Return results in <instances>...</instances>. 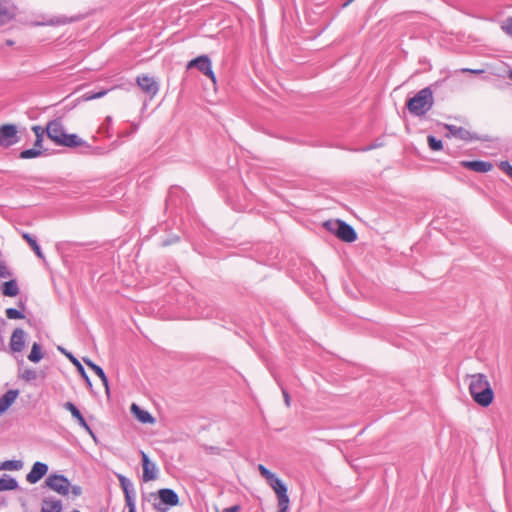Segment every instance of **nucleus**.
Here are the masks:
<instances>
[{"label": "nucleus", "instance_id": "obj_1", "mask_svg": "<svg viewBox=\"0 0 512 512\" xmlns=\"http://www.w3.org/2000/svg\"><path fill=\"white\" fill-rule=\"evenodd\" d=\"M469 392L472 399L482 407H488L493 402L494 392L484 374L470 376Z\"/></svg>", "mask_w": 512, "mask_h": 512}, {"label": "nucleus", "instance_id": "obj_2", "mask_svg": "<svg viewBox=\"0 0 512 512\" xmlns=\"http://www.w3.org/2000/svg\"><path fill=\"white\" fill-rule=\"evenodd\" d=\"M434 105V92L430 87L419 90L413 97L406 102V107L410 114L414 116H424Z\"/></svg>", "mask_w": 512, "mask_h": 512}, {"label": "nucleus", "instance_id": "obj_3", "mask_svg": "<svg viewBox=\"0 0 512 512\" xmlns=\"http://www.w3.org/2000/svg\"><path fill=\"white\" fill-rule=\"evenodd\" d=\"M324 227L344 242L352 243L357 239L356 230L343 220H328Z\"/></svg>", "mask_w": 512, "mask_h": 512}, {"label": "nucleus", "instance_id": "obj_4", "mask_svg": "<svg viewBox=\"0 0 512 512\" xmlns=\"http://www.w3.org/2000/svg\"><path fill=\"white\" fill-rule=\"evenodd\" d=\"M158 501L155 500L153 508L157 512H167L170 507L177 506L179 504L178 494L170 488H162L157 492Z\"/></svg>", "mask_w": 512, "mask_h": 512}, {"label": "nucleus", "instance_id": "obj_5", "mask_svg": "<svg viewBox=\"0 0 512 512\" xmlns=\"http://www.w3.org/2000/svg\"><path fill=\"white\" fill-rule=\"evenodd\" d=\"M41 132H47L48 138L62 146L73 148L85 143L77 134H66L65 130H41Z\"/></svg>", "mask_w": 512, "mask_h": 512}, {"label": "nucleus", "instance_id": "obj_6", "mask_svg": "<svg viewBox=\"0 0 512 512\" xmlns=\"http://www.w3.org/2000/svg\"><path fill=\"white\" fill-rule=\"evenodd\" d=\"M196 68L213 83L214 88L217 86V78L213 71L211 59L207 55H200L187 63V69Z\"/></svg>", "mask_w": 512, "mask_h": 512}, {"label": "nucleus", "instance_id": "obj_7", "mask_svg": "<svg viewBox=\"0 0 512 512\" xmlns=\"http://www.w3.org/2000/svg\"><path fill=\"white\" fill-rule=\"evenodd\" d=\"M45 484L62 496H67L70 493L71 483L65 475L52 473L46 478Z\"/></svg>", "mask_w": 512, "mask_h": 512}, {"label": "nucleus", "instance_id": "obj_8", "mask_svg": "<svg viewBox=\"0 0 512 512\" xmlns=\"http://www.w3.org/2000/svg\"><path fill=\"white\" fill-rule=\"evenodd\" d=\"M35 133L36 139L33 148L25 149L20 152V158L22 159H33L44 154L48 149L43 148L42 142L44 135L47 132H41V130H32Z\"/></svg>", "mask_w": 512, "mask_h": 512}, {"label": "nucleus", "instance_id": "obj_9", "mask_svg": "<svg viewBox=\"0 0 512 512\" xmlns=\"http://www.w3.org/2000/svg\"><path fill=\"white\" fill-rule=\"evenodd\" d=\"M136 82L141 90L150 98H154L157 95L159 85L154 77L143 74L137 77Z\"/></svg>", "mask_w": 512, "mask_h": 512}, {"label": "nucleus", "instance_id": "obj_10", "mask_svg": "<svg viewBox=\"0 0 512 512\" xmlns=\"http://www.w3.org/2000/svg\"><path fill=\"white\" fill-rule=\"evenodd\" d=\"M26 342V332L22 328H16L12 332L9 347L13 353L23 351Z\"/></svg>", "mask_w": 512, "mask_h": 512}, {"label": "nucleus", "instance_id": "obj_11", "mask_svg": "<svg viewBox=\"0 0 512 512\" xmlns=\"http://www.w3.org/2000/svg\"><path fill=\"white\" fill-rule=\"evenodd\" d=\"M48 465L43 462H35L30 470V472L26 475V480L30 484H36L39 482L48 472Z\"/></svg>", "mask_w": 512, "mask_h": 512}, {"label": "nucleus", "instance_id": "obj_12", "mask_svg": "<svg viewBox=\"0 0 512 512\" xmlns=\"http://www.w3.org/2000/svg\"><path fill=\"white\" fill-rule=\"evenodd\" d=\"M142 457V468H143V481L148 482L156 479L157 477V466L154 462L150 460L148 455L145 452H141Z\"/></svg>", "mask_w": 512, "mask_h": 512}, {"label": "nucleus", "instance_id": "obj_13", "mask_svg": "<svg viewBox=\"0 0 512 512\" xmlns=\"http://www.w3.org/2000/svg\"><path fill=\"white\" fill-rule=\"evenodd\" d=\"M447 137L459 138L464 141L490 140L487 136H480L472 130H448Z\"/></svg>", "mask_w": 512, "mask_h": 512}, {"label": "nucleus", "instance_id": "obj_14", "mask_svg": "<svg viewBox=\"0 0 512 512\" xmlns=\"http://www.w3.org/2000/svg\"><path fill=\"white\" fill-rule=\"evenodd\" d=\"M63 408L69 411L73 418H75L78 421V424L84 428L90 435L94 437V433L91 429V427L86 422L85 418L83 417L80 410L77 408V406L72 402H65L63 404Z\"/></svg>", "mask_w": 512, "mask_h": 512}, {"label": "nucleus", "instance_id": "obj_15", "mask_svg": "<svg viewBox=\"0 0 512 512\" xmlns=\"http://www.w3.org/2000/svg\"><path fill=\"white\" fill-rule=\"evenodd\" d=\"M461 166L478 173H487L493 169L491 162L483 160L462 161Z\"/></svg>", "mask_w": 512, "mask_h": 512}, {"label": "nucleus", "instance_id": "obj_16", "mask_svg": "<svg viewBox=\"0 0 512 512\" xmlns=\"http://www.w3.org/2000/svg\"><path fill=\"white\" fill-rule=\"evenodd\" d=\"M58 350L62 354H64L74 364V366H77V371L79 372L80 376L84 379L87 387L91 389L92 382L80 361L71 352H68L65 348L59 346Z\"/></svg>", "mask_w": 512, "mask_h": 512}, {"label": "nucleus", "instance_id": "obj_17", "mask_svg": "<svg viewBox=\"0 0 512 512\" xmlns=\"http://www.w3.org/2000/svg\"><path fill=\"white\" fill-rule=\"evenodd\" d=\"M18 395L19 390L10 389L0 397V416L11 407Z\"/></svg>", "mask_w": 512, "mask_h": 512}, {"label": "nucleus", "instance_id": "obj_18", "mask_svg": "<svg viewBox=\"0 0 512 512\" xmlns=\"http://www.w3.org/2000/svg\"><path fill=\"white\" fill-rule=\"evenodd\" d=\"M268 135L277 139L287 141L289 143L299 144L301 141L294 134V130H267Z\"/></svg>", "mask_w": 512, "mask_h": 512}, {"label": "nucleus", "instance_id": "obj_19", "mask_svg": "<svg viewBox=\"0 0 512 512\" xmlns=\"http://www.w3.org/2000/svg\"><path fill=\"white\" fill-rule=\"evenodd\" d=\"M131 412L135 416V418L143 423V424H153L155 422V418L151 415L147 410H143L140 406L133 403L131 405Z\"/></svg>", "mask_w": 512, "mask_h": 512}, {"label": "nucleus", "instance_id": "obj_20", "mask_svg": "<svg viewBox=\"0 0 512 512\" xmlns=\"http://www.w3.org/2000/svg\"><path fill=\"white\" fill-rule=\"evenodd\" d=\"M19 130H0V146L8 148L19 141Z\"/></svg>", "mask_w": 512, "mask_h": 512}, {"label": "nucleus", "instance_id": "obj_21", "mask_svg": "<svg viewBox=\"0 0 512 512\" xmlns=\"http://www.w3.org/2000/svg\"><path fill=\"white\" fill-rule=\"evenodd\" d=\"M268 484L275 491L278 499L289 498L288 493H287L288 489H287L286 484L280 478H278L276 475L270 481H268Z\"/></svg>", "mask_w": 512, "mask_h": 512}, {"label": "nucleus", "instance_id": "obj_22", "mask_svg": "<svg viewBox=\"0 0 512 512\" xmlns=\"http://www.w3.org/2000/svg\"><path fill=\"white\" fill-rule=\"evenodd\" d=\"M83 361L101 379V382L105 387L106 393L108 394L109 393V383H108V378H107L103 368L100 367L99 365H97L96 363H94L89 358H83Z\"/></svg>", "mask_w": 512, "mask_h": 512}, {"label": "nucleus", "instance_id": "obj_23", "mask_svg": "<svg viewBox=\"0 0 512 512\" xmlns=\"http://www.w3.org/2000/svg\"><path fill=\"white\" fill-rule=\"evenodd\" d=\"M62 501L55 497H46L42 501L41 512H61Z\"/></svg>", "mask_w": 512, "mask_h": 512}, {"label": "nucleus", "instance_id": "obj_24", "mask_svg": "<svg viewBox=\"0 0 512 512\" xmlns=\"http://www.w3.org/2000/svg\"><path fill=\"white\" fill-rule=\"evenodd\" d=\"M18 487H19V485H18V481L16 480V478H14L8 474H3L0 477V492L15 490Z\"/></svg>", "mask_w": 512, "mask_h": 512}, {"label": "nucleus", "instance_id": "obj_25", "mask_svg": "<svg viewBox=\"0 0 512 512\" xmlns=\"http://www.w3.org/2000/svg\"><path fill=\"white\" fill-rule=\"evenodd\" d=\"M1 291L4 296L15 297L19 294V287L15 279L6 281L1 286Z\"/></svg>", "mask_w": 512, "mask_h": 512}, {"label": "nucleus", "instance_id": "obj_26", "mask_svg": "<svg viewBox=\"0 0 512 512\" xmlns=\"http://www.w3.org/2000/svg\"><path fill=\"white\" fill-rule=\"evenodd\" d=\"M15 17L14 7L7 6L0 2V25L11 21Z\"/></svg>", "mask_w": 512, "mask_h": 512}, {"label": "nucleus", "instance_id": "obj_27", "mask_svg": "<svg viewBox=\"0 0 512 512\" xmlns=\"http://www.w3.org/2000/svg\"><path fill=\"white\" fill-rule=\"evenodd\" d=\"M22 237L26 240V242L29 244V246L37 255V257L40 259H44V254L42 253V250L39 244L37 243L35 237L29 233H23Z\"/></svg>", "mask_w": 512, "mask_h": 512}, {"label": "nucleus", "instance_id": "obj_28", "mask_svg": "<svg viewBox=\"0 0 512 512\" xmlns=\"http://www.w3.org/2000/svg\"><path fill=\"white\" fill-rule=\"evenodd\" d=\"M106 94H107L106 90H101V91L95 92V93L87 92V93L83 94L82 96H80L78 99H76V103L73 105V107L80 104L81 102H88L91 100L99 99Z\"/></svg>", "mask_w": 512, "mask_h": 512}, {"label": "nucleus", "instance_id": "obj_29", "mask_svg": "<svg viewBox=\"0 0 512 512\" xmlns=\"http://www.w3.org/2000/svg\"><path fill=\"white\" fill-rule=\"evenodd\" d=\"M43 358L42 346L34 342L31 348V351L28 355V359L33 363H38Z\"/></svg>", "mask_w": 512, "mask_h": 512}, {"label": "nucleus", "instance_id": "obj_30", "mask_svg": "<svg viewBox=\"0 0 512 512\" xmlns=\"http://www.w3.org/2000/svg\"><path fill=\"white\" fill-rule=\"evenodd\" d=\"M3 470L17 471L22 469L23 462L21 460H6L2 462Z\"/></svg>", "mask_w": 512, "mask_h": 512}, {"label": "nucleus", "instance_id": "obj_31", "mask_svg": "<svg viewBox=\"0 0 512 512\" xmlns=\"http://www.w3.org/2000/svg\"><path fill=\"white\" fill-rule=\"evenodd\" d=\"M429 148L432 151H440L443 149V143L441 139L436 138L435 136L429 135L427 137Z\"/></svg>", "mask_w": 512, "mask_h": 512}, {"label": "nucleus", "instance_id": "obj_32", "mask_svg": "<svg viewBox=\"0 0 512 512\" xmlns=\"http://www.w3.org/2000/svg\"><path fill=\"white\" fill-rule=\"evenodd\" d=\"M5 314L8 319H23L25 318V315L22 313V311L16 309V308H7L5 311Z\"/></svg>", "mask_w": 512, "mask_h": 512}, {"label": "nucleus", "instance_id": "obj_33", "mask_svg": "<svg viewBox=\"0 0 512 512\" xmlns=\"http://www.w3.org/2000/svg\"><path fill=\"white\" fill-rule=\"evenodd\" d=\"M117 477H118L120 486H121V488L123 490V493H125L128 490H130V488L133 485L132 481L130 479H128L126 476L122 475V474H119Z\"/></svg>", "mask_w": 512, "mask_h": 512}, {"label": "nucleus", "instance_id": "obj_34", "mask_svg": "<svg viewBox=\"0 0 512 512\" xmlns=\"http://www.w3.org/2000/svg\"><path fill=\"white\" fill-rule=\"evenodd\" d=\"M21 377L28 381V382H31V381H34L37 379L38 377V374H37V371L34 370V369H30V368H27L25 369L22 374H21Z\"/></svg>", "mask_w": 512, "mask_h": 512}, {"label": "nucleus", "instance_id": "obj_35", "mask_svg": "<svg viewBox=\"0 0 512 512\" xmlns=\"http://www.w3.org/2000/svg\"><path fill=\"white\" fill-rule=\"evenodd\" d=\"M258 470H259L260 474L267 480V482L270 481L275 476V474L273 472H271L268 468H266L262 464H259Z\"/></svg>", "mask_w": 512, "mask_h": 512}, {"label": "nucleus", "instance_id": "obj_36", "mask_svg": "<svg viewBox=\"0 0 512 512\" xmlns=\"http://www.w3.org/2000/svg\"><path fill=\"white\" fill-rule=\"evenodd\" d=\"M499 167L512 178V165L508 161H501Z\"/></svg>", "mask_w": 512, "mask_h": 512}, {"label": "nucleus", "instance_id": "obj_37", "mask_svg": "<svg viewBox=\"0 0 512 512\" xmlns=\"http://www.w3.org/2000/svg\"><path fill=\"white\" fill-rule=\"evenodd\" d=\"M278 512H288L289 508V498L287 499H278Z\"/></svg>", "mask_w": 512, "mask_h": 512}, {"label": "nucleus", "instance_id": "obj_38", "mask_svg": "<svg viewBox=\"0 0 512 512\" xmlns=\"http://www.w3.org/2000/svg\"><path fill=\"white\" fill-rule=\"evenodd\" d=\"M128 511L136 510L135 496H124Z\"/></svg>", "mask_w": 512, "mask_h": 512}, {"label": "nucleus", "instance_id": "obj_39", "mask_svg": "<svg viewBox=\"0 0 512 512\" xmlns=\"http://www.w3.org/2000/svg\"><path fill=\"white\" fill-rule=\"evenodd\" d=\"M502 29L510 36H512V16L511 17H508L503 26H502Z\"/></svg>", "mask_w": 512, "mask_h": 512}, {"label": "nucleus", "instance_id": "obj_40", "mask_svg": "<svg viewBox=\"0 0 512 512\" xmlns=\"http://www.w3.org/2000/svg\"><path fill=\"white\" fill-rule=\"evenodd\" d=\"M78 20V18H63V19H56V20H51L49 22L50 25H60V24H66V23H70V22H73V21H76Z\"/></svg>", "mask_w": 512, "mask_h": 512}, {"label": "nucleus", "instance_id": "obj_41", "mask_svg": "<svg viewBox=\"0 0 512 512\" xmlns=\"http://www.w3.org/2000/svg\"><path fill=\"white\" fill-rule=\"evenodd\" d=\"M381 146H383V142L379 141V140H376L373 144L365 146V147L361 148L360 150L365 152V151H370V150L375 149V148H379Z\"/></svg>", "mask_w": 512, "mask_h": 512}, {"label": "nucleus", "instance_id": "obj_42", "mask_svg": "<svg viewBox=\"0 0 512 512\" xmlns=\"http://www.w3.org/2000/svg\"><path fill=\"white\" fill-rule=\"evenodd\" d=\"M10 276V272L5 263L0 262V278H7Z\"/></svg>", "mask_w": 512, "mask_h": 512}, {"label": "nucleus", "instance_id": "obj_43", "mask_svg": "<svg viewBox=\"0 0 512 512\" xmlns=\"http://www.w3.org/2000/svg\"><path fill=\"white\" fill-rule=\"evenodd\" d=\"M70 493L74 497H78V496H80L82 494V488L79 485H71Z\"/></svg>", "mask_w": 512, "mask_h": 512}, {"label": "nucleus", "instance_id": "obj_44", "mask_svg": "<svg viewBox=\"0 0 512 512\" xmlns=\"http://www.w3.org/2000/svg\"><path fill=\"white\" fill-rule=\"evenodd\" d=\"M62 126V121L61 119H56V120H53V121H50L47 123L46 127L47 129H50V128H58Z\"/></svg>", "mask_w": 512, "mask_h": 512}, {"label": "nucleus", "instance_id": "obj_45", "mask_svg": "<svg viewBox=\"0 0 512 512\" xmlns=\"http://www.w3.org/2000/svg\"><path fill=\"white\" fill-rule=\"evenodd\" d=\"M180 192H181V190H180V189H178V188L171 189V190L169 191V195H168L167 202H168L169 204H173V202H174V199H173L174 194H176V193H180Z\"/></svg>", "mask_w": 512, "mask_h": 512}, {"label": "nucleus", "instance_id": "obj_46", "mask_svg": "<svg viewBox=\"0 0 512 512\" xmlns=\"http://www.w3.org/2000/svg\"><path fill=\"white\" fill-rule=\"evenodd\" d=\"M463 73H471V74H482L485 72L484 69H469V68H463L461 70Z\"/></svg>", "mask_w": 512, "mask_h": 512}, {"label": "nucleus", "instance_id": "obj_47", "mask_svg": "<svg viewBox=\"0 0 512 512\" xmlns=\"http://www.w3.org/2000/svg\"><path fill=\"white\" fill-rule=\"evenodd\" d=\"M282 393H283V397H284V400H285V404H286L287 407H289L290 406V401H291L290 400V395L287 392V390L284 389V388H282Z\"/></svg>", "mask_w": 512, "mask_h": 512}, {"label": "nucleus", "instance_id": "obj_48", "mask_svg": "<svg viewBox=\"0 0 512 512\" xmlns=\"http://www.w3.org/2000/svg\"><path fill=\"white\" fill-rule=\"evenodd\" d=\"M239 509H240L239 506L235 505V506H231V507L225 508L223 510V512H238Z\"/></svg>", "mask_w": 512, "mask_h": 512}, {"label": "nucleus", "instance_id": "obj_49", "mask_svg": "<svg viewBox=\"0 0 512 512\" xmlns=\"http://www.w3.org/2000/svg\"><path fill=\"white\" fill-rule=\"evenodd\" d=\"M97 131V134L98 135H101V136H107V137H111L112 135L109 134V131L110 130H107V129H104V130H96Z\"/></svg>", "mask_w": 512, "mask_h": 512}, {"label": "nucleus", "instance_id": "obj_50", "mask_svg": "<svg viewBox=\"0 0 512 512\" xmlns=\"http://www.w3.org/2000/svg\"><path fill=\"white\" fill-rule=\"evenodd\" d=\"M135 488H134V485H132V487L130 488V490L126 491L124 493V496H135Z\"/></svg>", "mask_w": 512, "mask_h": 512}, {"label": "nucleus", "instance_id": "obj_51", "mask_svg": "<svg viewBox=\"0 0 512 512\" xmlns=\"http://www.w3.org/2000/svg\"><path fill=\"white\" fill-rule=\"evenodd\" d=\"M201 316H202V317H205V318H209V317H211V316H212V314H211L210 312H206V313H205V312H202V313H201Z\"/></svg>", "mask_w": 512, "mask_h": 512}, {"label": "nucleus", "instance_id": "obj_52", "mask_svg": "<svg viewBox=\"0 0 512 512\" xmlns=\"http://www.w3.org/2000/svg\"><path fill=\"white\" fill-rule=\"evenodd\" d=\"M0 128H3V129L14 128V126L13 125H9V124H4V125H1Z\"/></svg>", "mask_w": 512, "mask_h": 512}, {"label": "nucleus", "instance_id": "obj_53", "mask_svg": "<svg viewBox=\"0 0 512 512\" xmlns=\"http://www.w3.org/2000/svg\"><path fill=\"white\" fill-rule=\"evenodd\" d=\"M18 306H19L22 310H25V304H24L22 301H20V302H19Z\"/></svg>", "mask_w": 512, "mask_h": 512}, {"label": "nucleus", "instance_id": "obj_54", "mask_svg": "<svg viewBox=\"0 0 512 512\" xmlns=\"http://www.w3.org/2000/svg\"><path fill=\"white\" fill-rule=\"evenodd\" d=\"M171 243H172V241H164V242H163V245H164V246H167V245H169V244H171Z\"/></svg>", "mask_w": 512, "mask_h": 512}, {"label": "nucleus", "instance_id": "obj_55", "mask_svg": "<svg viewBox=\"0 0 512 512\" xmlns=\"http://www.w3.org/2000/svg\"><path fill=\"white\" fill-rule=\"evenodd\" d=\"M508 77H509L510 79H512V70H509V71H508Z\"/></svg>", "mask_w": 512, "mask_h": 512}, {"label": "nucleus", "instance_id": "obj_56", "mask_svg": "<svg viewBox=\"0 0 512 512\" xmlns=\"http://www.w3.org/2000/svg\"><path fill=\"white\" fill-rule=\"evenodd\" d=\"M111 117H107L108 124L110 123Z\"/></svg>", "mask_w": 512, "mask_h": 512}, {"label": "nucleus", "instance_id": "obj_57", "mask_svg": "<svg viewBox=\"0 0 512 512\" xmlns=\"http://www.w3.org/2000/svg\"><path fill=\"white\" fill-rule=\"evenodd\" d=\"M0 470H3L2 462H0Z\"/></svg>", "mask_w": 512, "mask_h": 512}, {"label": "nucleus", "instance_id": "obj_58", "mask_svg": "<svg viewBox=\"0 0 512 512\" xmlns=\"http://www.w3.org/2000/svg\"><path fill=\"white\" fill-rule=\"evenodd\" d=\"M128 512H136V510L128 511Z\"/></svg>", "mask_w": 512, "mask_h": 512}]
</instances>
